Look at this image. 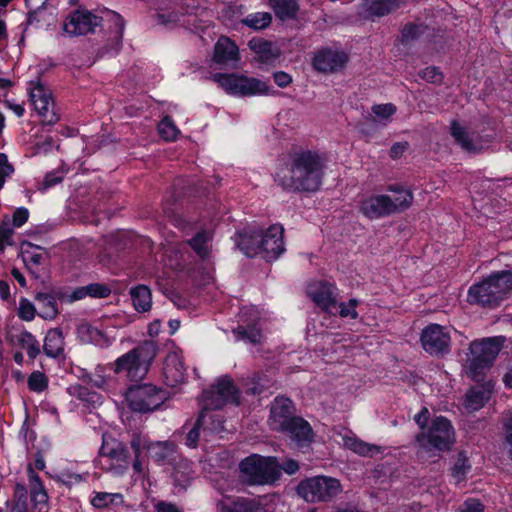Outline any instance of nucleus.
Masks as SVG:
<instances>
[{
	"label": "nucleus",
	"instance_id": "nucleus-20",
	"mask_svg": "<svg viewBox=\"0 0 512 512\" xmlns=\"http://www.w3.org/2000/svg\"><path fill=\"white\" fill-rule=\"evenodd\" d=\"M201 428H203L204 431L209 430L211 432H219L223 429V424L221 420L215 419L213 415H208V413L201 410L194 426L187 433L185 444L188 447H197Z\"/></svg>",
	"mask_w": 512,
	"mask_h": 512
},
{
	"label": "nucleus",
	"instance_id": "nucleus-6",
	"mask_svg": "<svg viewBox=\"0 0 512 512\" xmlns=\"http://www.w3.org/2000/svg\"><path fill=\"white\" fill-rule=\"evenodd\" d=\"M243 481L250 485H266L274 483L280 476L279 465L273 457L253 454L239 464Z\"/></svg>",
	"mask_w": 512,
	"mask_h": 512
},
{
	"label": "nucleus",
	"instance_id": "nucleus-64",
	"mask_svg": "<svg viewBox=\"0 0 512 512\" xmlns=\"http://www.w3.org/2000/svg\"><path fill=\"white\" fill-rule=\"evenodd\" d=\"M409 143L404 142H396L392 145L389 151V155L392 159H398L400 158L404 152L408 149Z\"/></svg>",
	"mask_w": 512,
	"mask_h": 512
},
{
	"label": "nucleus",
	"instance_id": "nucleus-52",
	"mask_svg": "<svg viewBox=\"0 0 512 512\" xmlns=\"http://www.w3.org/2000/svg\"><path fill=\"white\" fill-rule=\"evenodd\" d=\"M358 305V301L356 299H350L348 303H337V309L339 315L343 318L350 317L352 319L358 318V312L356 311V307Z\"/></svg>",
	"mask_w": 512,
	"mask_h": 512
},
{
	"label": "nucleus",
	"instance_id": "nucleus-34",
	"mask_svg": "<svg viewBox=\"0 0 512 512\" xmlns=\"http://www.w3.org/2000/svg\"><path fill=\"white\" fill-rule=\"evenodd\" d=\"M130 296L134 308L139 312H147L152 306L151 291L146 285H137L130 289Z\"/></svg>",
	"mask_w": 512,
	"mask_h": 512
},
{
	"label": "nucleus",
	"instance_id": "nucleus-38",
	"mask_svg": "<svg viewBox=\"0 0 512 512\" xmlns=\"http://www.w3.org/2000/svg\"><path fill=\"white\" fill-rule=\"evenodd\" d=\"M121 503H123L121 493L96 492L91 499V505L97 509H104Z\"/></svg>",
	"mask_w": 512,
	"mask_h": 512
},
{
	"label": "nucleus",
	"instance_id": "nucleus-41",
	"mask_svg": "<svg viewBox=\"0 0 512 512\" xmlns=\"http://www.w3.org/2000/svg\"><path fill=\"white\" fill-rule=\"evenodd\" d=\"M130 447L133 451L134 458H147L146 453H149L150 440L135 432L131 436Z\"/></svg>",
	"mask_w": 512,
	"mask_h": 512
},
{
	"label": "nucleus",
	"instance_id": "nucleus-23",
	"mask_svg": "<svg viewBox=\"0 0 512 512\" xmlns=\"http://www.w3.org/2000/svg\"><path fill=\"white\" fill-rule=\"evenodd\" d=\"M76 334L78 339L85 344H94L100 347H106L109 344L104 332L85 320L77 325Z\"/></svg>",
	"mask_w": 512,
	"mask_h": 512
},
{
	"label": "nucleus",
	"instance_id": "nucleus-54",
	"mask_svg": "<svg viewBox=\"0 0 512 512\" xmlns=\"http://www.w3.org/2000/svg\"><path fill=\"white\" fill-rule=\"evenodd\" d=\"M30 498H31V501H32V504H33V509L36 512H48V510H49V504H48L49 497H48L47 491L46 492H42V493L36 492L33 495H31Z\"/></svg>",
	"mask_w": 512,
	"mask_h": 512
},
{
	"label": "nucleus",
	"instance_id": "nucleus-3",
	"mask_svg": "<svg viewBox=\"0 0 512 512\" xmlns=\"http://www.w3.org/2000/svg\"><path fill=\"white\" fill-rule=\"evenodd\" d=\"M512 293V272L501 271L490 275L469 288L467 300L482 306H496Z\"/></svg>",
	"mask_w": 512,
	"mask_h": 512
},
{
	"label": "nucleus",
	"instance_id": "nucleus-60",
	"mask_svg": "<svg viewBox=\"0 0 512 512\" xmlns=\"http://www.w3.org/2000/svg\"><path fill=\"white\" fill-rule=\"evenodd\" d=\"M13 229L7 224L0 225V250L13 245Z\"/></svg>",
	"mask_w": 512,
	"mask_h": 512
},
{
	"label": "nucleus",
	"instance_id": "nucleus-58",
	"mask_svg": "<svg viewBox=\"0 0 512 512\" xmlns=\"http://www.w3.org/2000/svg\"><path fill=\"white\" fill-rule=\"evenodd\" d=\"M132 469L140 478H147L149 474L147 458H134L132 461Z\"/></svg>",
	"mask_w": 512,
	"mask_h": 512
},
{
	"label": "nucleus",
	"instance_id": "nucleus-26",
	"mask_svg": "<svg viewBox=\"0 0 512 512\" xmlns=\"http://www.w3.org/2000/svg\"><path fill=\"white\" fill-rule=\"evenodd\" d=\"M345 448L363 457H374L383 452V447L362 441L353 435L343 436Z\"/></svg>",
	"mask_w": 512,
	"mask_h": 512
},
{
	"label": "nucleus",
	"instance_id": "nucleus-27",
	"mask_svg": "<svg viewBox=\"0 0 512 512\" xmlns=\"http://www.w3.org/2000/svg\"><path fill=\"white\" fill-rule=\"evenodd\" d=\"M259 237L260 231L245 230L236 235L237 247L248 257H253L259 254Z\"/></svg>",
	"mask_w": 512,
	"mask_h": 512
},
{
	"label": "nucleus",
	"instance_id": "nucleus-18",
	"mask_svg": "<svg viewBox=\"0 0 512 512\" xmlns=\"http://www.w3.org/2000/svg\"><path fill=\"white\" fill-rule=\"evenodd\" d=\"M348 56L344 52L332 49H322L318 51L313 58V67L322 73H335L342 69Z\"/></svg>",
	"mask_w": 512,
	"mask_h": 512
},
{
	"label": "nucleus",
	"instance_id": "nucleus-17",
	"mask_svg": "<svg viewBox=\"0 0 512 512\" xmlns=\"http://www.w3.org/2000/svg\"><path fill=\"white\" fill-rule=\"evenodd\" d=\"M293 413L294 406L290 399L276 397L270 409L269 425L271 429L281 432L294 420Z\"/></svg>",
	"mask_w": 512,
	"mask_h": 512
},
{
	"label": "nucleus",
	"instance_id": "nucleus-56",
	"mask_svg": "<svg viewBox=\"0 0 512 512\" xmlns=\"http://www.w3.org/2000/svg\"><path fill=\"white\" fill-rule=\"evenodd\" d=\"M419 76L430 83H441L443 76L442 73L433 66L426 67L422 71L419 72Z\"/></svg>",
	"mask_w": 512,
	"mask_h": 512
},
{
	"label": "nucleus",
	"instance_id": "nucleus-12",
	"mask_svg": "<svg viewBox=\"0 0 512 512\" xmlns=\"http://www.w3.org/2000/svg\"><path fill=\"white\" fill-rule=\"evenodd\" d=\"M284 229L281 225H272L265 232L260 231L259 253L268 260L277 259L284 251Z\"/></svg>",
	"mask_w": 512,
	"mask_h": 512
},
{
	"label": "nucleus",
	"instance_id": "nucleus-30",
	"mask_svg": "<svg viewBox=\"0 0 512 512\" xmlns=\"http://www.w3.org/2000/svg\"><path fill=\"white\" fill-rule=\"evenodd\" d=\"M400 0H363V9L370 17H382L399 8Z\"/></svg>",
	"mask_w": 512,
	"mask_h": 512
},
{
	"label": "nucleus",
	"instance_id": "nucleus-5",
	"mask_svg": "<svg viewBox=\"0 0 512 512\" xmlns=\"http://www.w3.org/2000/svg\"><path fill=\"white\" fill-rule=\"evenodd\" d=\"M504 342L505 337L502 336L473 341L470 344L471 358L468 360V376L474 381L482 380L484 370L493 365Z\"/></svg>",
	"mask_w": 512,
	"mask_h": 512
},
{
	"label": "nucleus",
	"instance_id": "nucleus-9",
	"mask_svg": "<svg viewBox=\"0 0 512 512\" xmlns=\"http://www.w3.org/2000/svg\"><path fill=\"white\" fill-rule=\"evenodd\" d=\"M213 80L227 93L236 96L262 95L269 91L266 82L244 75L217 73L213 75Z\"/></svg>",
	"mask_w": 512,
	"mask_h": 512
},
{
	"label": "nucleus",
	"instance_id": "nucleus-1",
	"mask_svg": "<svg viewBox=\"0 0 512 512\" xmlns=\"http://www.w3.org/2000/svg\"><path fill=\"white\" fill-rule=\"evenodd\" d=\"M325 164V157L317 151H297L277 169L274 181L286 192H316L323 182Z\"/></svg>",
	"mask_w": 512,
	"mask_h": 512
},
{
	"label": "nucleus",
	"instance_id": "nucleus-49",
	"mask_svg": "<svg viewBox=\"0 0 512 512\" xmlns=\"http://www.w3.org/2000/svg\"><path fill=\"white\" fill-rule=\"evenodd\" d=\"M28 387L31 391L41 393L48 387L46 375L40 371H34L28 377Z\"/></svg>",
	"mask_w": 512,
	"mask_h": 512
},
{
	"label": "nucleus",
	"instance_id": "nucleus-46",
	"mask_svg": "<svg viewBox=\"0 0 512 512\" xmlns=\"http://www.w3.org/2000/svg\"><path fill=\"white\" fill-rule=\"evenodd\" d=\"M470 469L471 465L469 464L467 457L463 453H459L452 468L453 478L456 482L463 481Z\"/></svg>",
	"mask_w": 512,
	"mask_h": 512
},
{
	"label": "nucleus",
	"instance_id": "nucleus-47",
	"mask_svg": "<svg viewBox=\"0 0 512 512\" xmlns=\"http://www.w3.org/2000/svg\"><path fill=\"white\" fill-rule=\"evenodd\" d=\"M190 468L187 461H181L172 473L176 485L186 487L190 480Z\"/></svg>",
	"mask_w": 512,
	"mask_h": 512
},
{
	"label": "nucleus",
	"instance_id": "nucleus-19",
	"mask_svg": "<svg viewBox=\"0 0 512 512\" xmlns=\"http://www.w3.org/2000/svg\"><path fill=\"white\" fill-rule=\"evenodd\" d=\"M391 207V197L381 194L364 199L360 211L369 219H378L392 215Z\"/></svg>",
	"mask_w": 512,
	"mask_h": 512
},
{
	"label": "nucleus",
	"instance_id": "nucleus-44",
	"mask_svg": "<svg viewBox=\"0 0 512 512\" xmlns=\"http://www.w3.org/2000/svg\"><path fill=\"white\" fill-rule=\"evenodd\" d=\"M158 132L166 141H173L179 134V129L169 116H165L158 124Z\"/></svg>",
	"mask_w": 512,
	"mask_h": 512
},
{
	"label": "nucleus",
	"instance_id": "nucleus-29",
	"mask_svg": "<svg viewBox=\"0 0 512 512\" xmlns=\"http://www.w3.org/2000/svg\"><path fill=\"white\" fill-rule=\"evenodd\" d=\"M451 135L455 142L468 153L476 154L482 149V147L474 141L467 129L456 121H453L451 124Z\"/></svg>",
	"mask_w": 512,
	"mask_h": 512
},
{
	"label": "nucleus",
	"instance_id": "nucleus-35",
	"mask_svg": "<svg viewBox=\"0 0 512 512\" xmlns=\"http://www.w3.org/2000/svg\"><path fill=\"white\" fill-rule=\"evenodd\" d=\"M35 300L39 306L38 315L45 320H53L59 311L55 297L50 293H37Z\"/></svg>",
	"mask_w": 512,
	"mask_h": 512
},
{
	"label": "nucleus",
	"instance_id": "nucleus-62",
	"mask_svg": "<svg viewBox=\"0 0 512 512\" xmlns=\"http://www.w3.org/2000/svg\"><path fill=\"white\" fill-rule=\"evenodd\" d=\"M482 503L474 498L467 499L458 509V512H483Z\"/></svg>",
	"mask_w": 512,
	"mask_h": 512
},
{
	"label": "nucleus",
	"instance_id": "nucleus-36",
	"mask_svg": "<svg viewBox=\"0 0 512 512\" xmlns=\"http://www.w3.org/2000/svg\"><path fill=\"white\" fill-rule=\"evenodd\" d=\"M110 288L101 283H91L86 286L76 288L71 294V300H80L86 296L93 298H106L110 295Z\"/></svg>",
	"mask_w": 512,
	"mask_h": 512
},
{
	"label": "nucleus",
	"instance_id": "nucleus-57",
	"mask_svg": "<svg viewBox=\"0 0 512 512\" xmlns=\"http://www.w3.org/2000/svg\"><path fill=\"white\" fill-rule=\"evenodd\" d=\"M70 394L77 396L82 401H94V398L98 397L96 393H90L86 387L79 384L73 385L69 388Z\"/></svg>",
	"mask_w": 512,
	"mask_h": 512
},
{
	"label": "nucleus",
	"instance_id": "nucleus-63",
	"mask_svg": "<svg viewBox=\"0 0 512 512\" xmlns=\"http://www.w3.org/2000/svg\"><path fill=\"white\" fill-rule=\"evenodd\" d=\"M62 179H63V176H62L61 172H59V171H53V172L47 173L45 175V178L43 181V188L44 189L50 188V187L58 184L59 182H61Z\"/></svg>",
	"mask_w": 512,
	"mask_h": 512
},
{
	"label": "nucleus",
	"instance_id": "nucleus-22",
	"mask_svg": "<svg viewBox=\"0 0 512 512\" xmlns=\"http://www.w3.org/2000/svg\"><path fill=\"white\" fill-rule=\"evenodd\" d=\"M281 432L286 433L300 447L309 445L314 439L311 425L301 417H295Z\"/></svg>",
	"mask_w": 512,
	"mask_h": 512
},
{
	"label": "nucleus",
	"instance_id": "nucleus-51",
	"mask_svg": "<svg viewBox=\"0 0 512 512\" xmlns=\"http://www.w3.org/2000/svg\"><path fill=\"white\" fill-rule=\"evenodd\" d=\"M36 308L34 304L26 298H21L18 307V316L24 321H32L35 318Z\"/></svg>",
	"mask_w": 512,
	"mask_h": 512
},
{
	"label": "nucleus",
	"instance_id": "nucleus-2",
	"mask_svg": "<svg viewBox=\"0 0 512 512\" xmlns=\"http://www.w3.org/2000/svg\"><path fill=\"white\" fill-rule=\"evenodd\" d=\"M158 351L155 341L146 340L118 357L114 362L113 371L116 374H125L131 381L141 380L147 375Z\"/></svg>",
	"mask_w": 512,
	"mask_h": 512
},
{
	"label": "nucleus",
	"instance_id": "nucleus-40",
	"mask_svg": "<svg viewBox=\"0 0 512 512\" xmlns=\"http://www.w3.org/2000/svg\"><path fill=\"white\" fill-rule=\"evenodd\" d=\"M22 258L27 268L34 272L36 267L43 264L46 253L42 252L39 247L29 246V249L22 250Z\"/></svg>",
	"mask_w": 512,
	"mask_h": 512
},
{
	"label": "nucleus",
	"instance_id": "nucleus-7",
	"mask_svg": "<svg viewBox=\"0 0 512 512\" xmlns=\"http://www.w3.org/2000/svg\"><path fill=\"white\" fill-rule=\"evenodd\" d=\"M342 492V485L336 478L315 476L302 480L297 486L298 495L310 503L328 502Z\"/></svg>",
	"mask_w": 512,
	"mask_h": 512
},
{
	"label": "nucleus",
	"instance_id": "nucleus-16",
	"mask_svg": "<svg viewBox=\"0 0 512 512\" xmlns=\"http://www.w3.org/2000/svg\"><path fill=\"white\" fill-rule=\"evenodd\" d=\"M101 19L90 11L77 10L73 12L64 24V30L72 36L94 32Z\"/></svg>",
	"mask_w": 512,
	"mask_h": 512
},
{
	"label": "nucleus",
	"instance_id": "nucleus-31",
	"mask_svg": "<svg viewBox=\"0 0 512 512\" xmlns=\"http://www.w3.org/2000/svg\"><path fill=\"white\" fill-rule=\"evenodd\" d=\"M387 190L397 194L391 198L392 214L401 213L413 204L414 196L411 190L405 189L401 185H390Z\"/></svg>",
	"mask_w": 512,
	"mask_h": 512
},
{
	"label": "nucleus",
	"instance_id": "nucleus-15",
	"mask_svg": "<svg viewBox=\"0 0 512 512\" xmlns=\"http://www.w3.org/2000/svg\"><path fill=\"white\" fill-rule=\"evenodd\" d=\"M423 348L430 354H440L448 350L450 336L438 324H430L421 333Z\"/></svg>",
	"mask_w": 512,
	"mask_h": 512
},
{
	"label": "nucleus",
	"instance_id": "nucleus-53",
	"mask_svg": "<svg viewBox=\"0 0 512 512\" xmlns=\"http://www.w3.org/2000/svg\"><path fill=\"white\" fill-rule=\"evenodd\" d=\"M234 333L237 335L238 339H247L251 343H259L261 341V332L259 329L253 327L250 329H245L243 327H238L234 330Z\"/></svg>",
	"mask_w": 512,
	"mask_h": 512
},
{
	"label": "nucleus",
	"instance_id": "nucleus-42",
	"mask_svg": "<svg viewBox=\"0 0 512 512\" xmlns=\"http://www.w3.org/2000/svg\"><path fill=\"white\" fill-rule=\"evenodd\" d=\"M18 342L31 359H35L40 354L39 342L30 332H22L18 337Z\"/></svg>",
	"mask_w": 512,
	"mask_h": 512
},
{
	"label": "nucleus",
	"instance_id": "nucleus-45",
	"mask_svg": "<svg viewBox=\"0 0 512 512\" xmlns=\"http://www.w3.org/2000/svg\"><path fill=\"white\" fill-rule=\"evenodd\" d=\"M272 21V17L267 12H259L248 15L243 23L253 29H263L269 26Z\"/></svg>",
	"mask_w": 512,
	"mask_h": 512
},
{
	"label": "nucleus",
	"instance_id": "nucleus-43",
	"mask_svg": "<svg viewBox=\"0 0 512 512\" xmlns=\"http://www.w3.org/2000/svg\"><path fill=\"white\" fill-rule=\"evenodd\" d=\"M256 505L253 501L238 498L229 503H222L221 512H254Z\"/></svg>",
	"mask_w": 512,
	"mask_h": 512
},
{
	"label": "nucleus",
	"instance_id": "nucleus-24",
	"mask_svg": "<svg viewBox=\"0 0 512 512\" xmlns=\"http://www.w3.org/2000/svg\"><path fill=\"white\" fill-rule=\"evenodd\" d=\"M248 46L258 56V60L262 63H272L280 56V50L278 47L261 38L251 39Z\"/></svg>",
	"mask_w": 512,
	"mask_h": 512
},
{
	"label": "nucleus",
	"instance_id": "nucleus-10",
	"mask_svg": "<svg viewBox=\"0 0 512 512\" xmlns=\"http://www.w3.org/2000/svg\"><path fill=\"white\" fill-rule=\"evenodd\" d=\"M228 403L239 404V391L228 376L221 377L202 394L201 406L204 412L221 409Z\"/></svg>",
	"mask_w": 512,
	"mask_h": 512
},
{
	"label": "nucleus",
	"instance_id": "nucleus-48",
	"mask_svg": "<svg viewBox=\"0 0 512 512\" xmlns=\"http://www.w3.org/2000/svg\"><path fill=\"white\" fill-rule=\"evenodd\" d=\"M371 110L379 121L386 123L396 113L397 108L392 103H385L373 105Z\"/></svg>",
	"mask_w": 512,
	"mask_h": 512
},
{
	"label": "nucleus",
	"instance_id": "nucleus-33",
	"mask_svg": "<svg viewBox=\"0 0 512 512\" xmlns=\"http://www.w3.org/2000/svg\"><path fill=\"white\" fill-rule=\"evenodd\" d=\"M175 447L170 442H151L149 447L150 457L158 465H165L174 460Z\"/></svg>",
	"mask_w": 512,
	"mask_h": 512
},
{
	"label": "nucleus",
	"instance_id": "nucleus-8",
	"mask_svg": "<svg viewBox=\"0 0 512 512\" xmlns=\"http://www.w3.org/2000/svg\"><path fill=\"white\" fill-rule=\"evenodd\" d=\"M166 399V392L152 384L135 385L126 392V401L129 408L139 413H147L158 409Z\"/></svg>",
	"mask_w": 512,
	"mask_h": 512
},
{
	"label": "nucleus",
	"instance_id": "nucleus-28",
	"mask_svg": "<svg viewBox=\"0 0 512 512\" xmlns=\"http://www.w3.org/2000/svg\"><path fill=\"white\" fill-rule=\"evenodd\" d=\"M64 336L60 329L52 328L47 331L44 338L43 350L50 358H57L64 352Z\"/></svg>",
	"mask_w": 512,
	"mask_h": 512
},
{
	"label": "nucleus",
	"instance_id": "nucleus-13",
	"mask_svg": "<svg viewBox=\"0 0 512 512\" xmlns=\"http://www.w3.org/2000/svg\"><path fill=\"white\" fill-rule=\"evenodd\" d=\"M307 295L322 310L334 313L337 309V288L334 284L315 281L308 285Z\"/></svg>",
	"mask_w": 512,
	"mask_h": 512
},
{
	"label": "nucleus",
	"instance_id": "nucleus-50",
	"mask_svg": "<svg viewBox=\"0 0 512 512\" xmlns=\"http://www.w3.org/2000/svg\"><path fill=\"white\" fill-rule=\"evenodd\" d=\"M27 476H28V487L30 491V496L34 493H42L46 492V489L43 485V482L40 476L34 471L31 465L27 468Z\"/></svg>",
	"mask_w": 512,
	"mask_h": 512
},
{
	"label": "nucleus",
	"instance_id": "nucleus-59",
	"mask_svg": "<svg viewBox=\"0 0 512 512\" xmlns=\"http://www.w3.org/2000/svg\"><path fill=\"white\" fill-rule=\"evenodd\" d=\"M14 171L13 166L8 162L7 155L0 153V189L3 187L6 177Z\"/></svg>",
	"mask_w": 512,
	"mask_h": 512
},
{
	"label": "nucleus",
	"instance_id": "nucleus-25",
	"mask_svg": "<svg viewBox=\"0 0 512 512\" xmlns=\"http://www.w3.org/2000/svg\"><path fill=\"white\" fill-rule=\"evenodd\" d=\"M238 56L239 50L234 42L224 36L218 39L214 48V61L216 63L225 64L237 61Z\"/></svg>",
	"mask_w": 512,
	"mask_h": 512
},
{
	"label": "nucleus",
	"instance_id": "nucleus-55",
	"mask_svg": "<svg viewBox=\"0 0 512 512\" xmlns=\"http://www.w3.org/2000/svg\"><path fill=\"white\" fill-rule=\"evenodd\" d=\"M422 25L407 24L402 30V40L405 42L417 39L423 33Z\"/></svg>",
	"mask_w": 512,
	"mask_h": 512
},
{
	"label": "nucleus",
	"instance_id": "nucleus-11",
	"mask_svg": "<svg viewBox=\"0 0 512 512\" xmlns=\"http://www.w3.org/2000/svg\"><path fill=\"white\" fill-rule=\"evenodd\" d=\"M29 96L35 111L44 124L53 125L59 120L51 91L40 82H30Z\"/></svg>",
	"mask_w": 512,
	"mask_h": 512
},
{
	"label": "nucleus",
	"instance_id": "nucleus-37",
	"mask_svg": "<svg viewBox=\"0 0 512 512\" xmlns=\"http://www.w3.org/2000/svg\"><path fill=\"white\" fill-rule=\"evenodd\" d=\"M212 237L209 232L201 231L198 232L193 238L188 241L190 247L195 251V253L202 259H206L209 257L210 249L209 242Z\"/></svg>",
	"mask_w": 512,
	"mask_h": 512
},
{
	"label": "nucleus",
	"instance_id": "nucleus-14",
	"mask_svg": "<svg viewBox=\"0 0 512 512\" xmlns=\"http://www.w3.org/2000/svg\"><path fill=\"white\" fill-rule=\"evenodd\" d=\"M99 454L101 461H105L106 468L116 474H122L128 468V453L120 442L104 441Z\"/></svg>",
	"mask_w": 512,
	"mask_h": 512
},
{
	"label": "nucleus",
	"instance_id": "nucleus-32",
	"mask_svg": "<svg viewBox=\"0 0 512 512\" xmlns=\"http://www.w3.org/2000/svg\"><path fill=\"white\" fill-rule=\"evenodd\" d=\"M267 3L281 21L296 19L300 9L297 0H267Z\"/></svg>",
	"mask_w": 512,
	"mask_h": 512
},
{
	"label": "nucleus",
	"instance_id": "nucleus-39",
	"mask_svg": "<svg viewBox=\"0 0 512 512\" xmlns=\"http://www.w3.org/2000/svg\"><path fill=\"white\" fill-rule=\"evenodd\" d=\"M488 398L487 391L482 388H473L466 394L465 407L471 411L479 410L484 406Z\"/></svg>",
	"mask_w": 512,
	"mask_h": 512
},
{
	"label": "nucleus",
	"instance_id": "nucleus-61",
	"mask_svg": "<svg viewBox=\"0 0 512 512\" xmlns=\"http://www.w3.org/2000/svg\"><path fill=\"white\" fill-rule=\"evenodd\" d=\"M505 447L509 457L512 459V414H509L504 423Z\"/></svg>",
	"mask_w": 512,
	"mask_h": 512
},
{
	"label": "nucleus",
	"instance_id": "nucleus-4",
	"mask_svg": "<svg viewBox=\"0 0 512 512\" xmlns=\"http://www.w3.org/2000/svg\"><path fill=\"white\" fill-rule=\"evenodd\" d=\"M415 441L422 454L448 451L455 443V431L447 418L438 416L431 421L426 430L416 435Z\"/></svg>",
	"mask_w": 512,
	"mask_h": 512
},
{
	"label": "nucleus",
	"instance_id": "nucleus-21",
	"mask_svg": "<svg viewBox=\"0 0 512 512\" xmlns=\"http://www.w3.org/2000/svg\"><path fill=\"white\" fill-rule=\"evenodd\" d=\"M163 375L168 386L175 387L185 380L186 369L177 353H169L164 361Z\"/></svg>",
	"mask_w": 512,
	"mask_h": 512
}]
</instances>
